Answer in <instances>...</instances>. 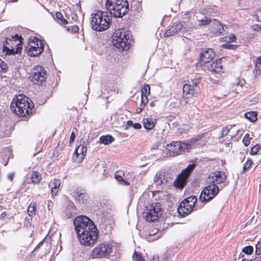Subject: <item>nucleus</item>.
<instances>
[{
    "instance_id": "obj_49",
    "label": "nucleus",
    "mask_w": 261,
    "mask_h": 261,
    "mask_svg": "<svg viewBox=\"0 0 261 261\" xmlns=\"http://www.w3.org/2000/svg\"><path fill=\"white\" fill-rule=\"evenodd\" d=\"M245 83V81L244 79H238V81H237L235 84L237 86H240L241 87L243 86Z\"/></svg>"
},
{
    "instance_id": "obj_15",
    "label": "nucleus",
    "mask_w": 261,
    "mask_h": 261,
    "mask_svg": "<svg viewBox=\"0 0 261 261\" xmlns=\"http://www.w3.org/2000/svg\"><path fill=\"white\" fill-rule=\"evenodd\" d=\"M215 56V54L211 48L205 49L200 55V59L203 64H208Z\"/></svg>"
},
{
    "instance_id": "obj_53",
    "label": "nucleus",
    "mask_w": 261,
    "mask_h": 261,
    "mask_svg": "<svg viewBox=\"0 0 261 261\" xmlns=\"http://www.w3.org/2000/svg\"><path fill=\"white\" fill-rule=\"evenodd\" d=\"M75 136L74 133L72 132L70 135L69 143H71L72 142H73L75 139Z\"/></svg>"
},
{
    "instance_id": "obj_35",
    "label": "nucleus",
    "mask_w": 261,
    "mask_h": 261,
    "mask_svg": "<svg viewBox=\"0 0 261 261\" xmlns=\"http://www.w3.org/2000/svg\"><path fill=\"white\" fill-rule=\"evenodd\" d=\"M252 161L251 159H248L247 161L244 164L243 167V172L245 173L252 164Z\"/></svg>"
},
{
    "instance_id": "obj_48",
    "label": "nucleus",
    "mask_w": 261,
    "mask_h": 261,
    "mask_svg": "<svg viewBox=\"0 0 261 261\" xmlns=\"http://www.w3.org/2000/svg\"><path fill=\"white\" fill-rule=\"evenodd\" d=\"M200 83V79H195L192 81V83L191 84V85H194V87L196 89H198L197 86Z\"/></svg>"
},
{
    "instance_id": "obj_13",
    "label": "nucleus",
    "mask_w": 261,
    "mask_h": 261,
    "mask_svg": "<svg viewBox=\"0 0 261 261\" xmlns=\"http://www.w3.org/2000/svg\"><path fill=\"white\" fill-rule=\"evenodd\" d=\"M87 147L84 145H80L75 149L72 156V160L74 162L80 163L83 160L87 152Z\"/></svg>"
},
{
    "instance_id": "obj_55",
    "label": "nucleus",
    "mask_w": 261,
    "mask_h": 261,
    "mask_svg": "<svg viewBox=\"0 0 261 261\" xmlns=\"http://www.w3.org/2000/svg\"><path fill=\"white\" fill-rule=\"evenodd\" d=\"M72 32H73L74 33H76L79 31V28L76 25H74L72 27Z\"/></svg>"
},
{
    "instance_id": "obj_52",
    "label": "nucleus",
    "mask_w": 261,
    "mask_h": 261,
    "mask_svg": "<svg viewBox=\"0 0 261 261\" xmlns=\"http://www.w3.org/2000/svg\"><path fill=\"white\" fill-rule=\"evenodd\" d=\"M14 176H15V173L12 172V173H9V174H8L7 178L11 181H12L13 180V178L14 177Z\"/></svg>"
},
{
    "instance_id": "obj_33",
    "label": "nucleus",
    "mask_w": 261,
    "mask_h": 261,
    "mask_svg": "<svg viewBox=\"0 0 261 261\" xmlns=\"http://www.w3.org/2000/svg\"><path fill=\"white\" fill-rule=\"evenodd\" d=\"M255 69L256 74H257V72H258V75H259L261 73V57L257 59L255 66Z\"/></svg>"
},
{
    "instance_id": "obj_29",
    "label": "nucleus",
    "mask_w": 261,
    "mask_h": 261,
    "mask_svg": "<svg viewBox=\"0 0 261 261\" xmlns=\"http://www.w3.org/2000/svg\"><path fill=\"white\" fill-rule=\"evenodd\" d=\"M36 204L35 203H31L28 207V213L29 216H32L35 214Z\"/></svg>"
},
{
    "instance_id": "obj_21",
    "label": "nucleus",
    "mask_w": 261,
    "mask_h": 261,
    "mask_svg": "<svg viewBox=\"0 0 261 261\" xmlns=\"http://www.w3.org/2000/svg\"><path fill=\"white\" fill-rule=\"evenodd\" d=\"M165 181H167L165 179V173L158 172L154 178V183L158 185H161L164 184Z\"/></svg>"
},
{
    "instance_id": "obj_1",
    "label": "nucleus",
    "mask_w": 261,
    "mask_h": 261,
    "mask_svg": "<svg viewBox=\"0 0 261 261\" xmlns=\"http://www.w3.org/2000/svg\"><path fill=\"white\" fill-rule=\"evenodd\" d=\"M75 230L81 244L92 247L98 239V230L93 222L87 217H77L73 221Z\"/></svg>"
},
{
    "instance_id": "obj_63",
    "label": "nucleus",
    "mask_w": 261,
    "mask_h": 261,
    "mask_svg": "<svg viewBox=\"0 0 261 261\" xmlns=\"http://www.w3.org/2000/svg\"><path fill=\"white\" fill-rule=\"evenodd\" d=\"M261 10V8L260 9L258 10V11H260Z\"/></svg>"
},
{
    "instance_id": "obj_41",
    "label": "nucleus",
    "mask_w": 261,
    "mask_h": 261,
    "mask_svg": "<svg viewBox=\"0 0 261 261\" xmlns=\"http://www.w3.org/2000/svg\"><path fill=\"white\" fill-rule=\"evenodd\" d=\"M150 94V86L149 85H145L141 90V95H147Z\"/></svg>"
},
{
    "instance_id": "obj_44",
    "label": "nucleus",
    "mask_w": 261,
    "mask_h": 261,
    "mask_svg": "<svg viewBox=\"0 0 261 261\" xmlns=\"http://www.w3.org/2000/svg\"><path fill=\"white\" fill-rule=\"evenodd\" d=\"M255 248V253L257 255H260L261 254V238L256 244Z\"/></svg>"
},
{
    "instance_id": "obj_5",
    "label": "nucleus",
    "mask_w": 261,
    "mask_h": 261,
    "mask_svg": "<svg viewBox=\"0 0 261 261\" xmlns=\"http://www.w3.org/2000/svg\"><path fill=\"white\" fill-rule=\"evenodd\" d=\"M106 8L111 15L120 18L128 11V3L126 0H107Z\"/></svg>"
},
{
    "instance_id": "obj_19",
    "label": "nucleus",
    "mask_w": 261,
    "mask_h": 261,
    "mask_svg": "<svg viewBox=\"0 0 261 261\" xmlns=\"http://www.w3.org/2000/svg\"><path fill=\"white\" fill-rule=\"evenodd\" d=\"M182 25L181 22H177L172 24V25L167 30L164 36L165 37H169L175 34H176L181 29Z\"/></svg>"
},
{
    "instance_id": "obj_6",
    "label": "nucleus",
    "mask_w": 261,
    "mask_h": 261,
    "mask_svg": "<svg viewBox=\"0 0 261 261\" xmlns=\"http://www.w3.org/2000/svg\"><path fill=\"white\" fill-rule=\"evenodd\" d=\"M130 33L123 29L116 30L112 35V43L117 48L124 50L129 47Z\"/></svg>"
},
{
    "instance_id": "obj_10",
    "label": "nucleus",
    "mask_w": 261,
    "mask_h": 261,
    "mask_svg": "<svg viewBox=\"0 0 261 261\" xmlns=\"http://www.w3.org/2000/svg\"><path fill=\"white\" fill-rule=\"evenodd\" d=\"M195 167V165L192 164H190L186 169H184L174 181L175 187L179 189L183 188L186 184V180L188 177Z\"/></svg>"
},
{
    "instance_id": "obj_60",
    "label": "nucleus",
    "mask_w": 261,
    "mask_h": 261,
    "mask_svg": "<svg viewBox=\"0 0 261 261\" xmlns=\"http://www.w3.org/2000/svg\"><path fill=\"white\" fill-rule=\"evenodd\" d=\"M150 105H151V106H153V102H151V103H150Z\"/></svg>"
},
{
    "instance_id": "obj_28",
    "label": "nucleus",
    "mask_w": 261,
    "mask_h": 261,
    "mask_svg": "<svg viewBox=\"0 0 261 261\" xmlns=\"http://www.w3.org/2000/svg\"><path fill=\"white\" fill-rule=\"evenodd\" d=\"M183 201H186L187 202V204H188L193 207H194L197 201V198L195 196H191L184 199Z\"/></svg>"
},
{
    "instance_id": "obj_12",
    "label": "nucleus",
    "mask_w": 261,
    "mask_h": 261,
    "mask_svg": "<svg viewBox=\"0 0 261 261\" xmlns=\"http://www.w3.org/2000/svg\"><path fill=\"white\" fill-rule=\"evenodd\" d=\"M44 49L43 42L35 38L34 40L30 42V46L28 50V54L31 57H36L39 55Z\"/></svg>"
},
{
    "instance_id": "obj_38",
    "label": "nucleus",
    "mask_w": 261,
    "mask_h": 261,
    "mask_svg": "<svg viewBox=\"0 0 261 261\" xmlns=\"http://www.w3.org/2000/svg\"><path fill=\"white\" fill-rule=\"evenodd\" d=\"M260 149L259 144H257L253 146L250 150V154L251 155H256Z\"/></svg>"
},
{
    "instance_id": "obj_22",
    "label": "nucleus",
    "mask_w": 261,
    "mask_h": 261,
    "mask_svg": "<svg viewBox=\"0 0 261 261\" xmlns=\"http://www.w3.org/2000/svg\"><path fill=\"white\" fill-rule=\"evenodd\" d=\"M182 89L184 93L192 94V95L197 94L198 92V89H196L194 85H191V84H185L183 86Z\"/></svg>"
},
{
    "instance_id": "obj_54",
    "label": "nucleus",
    "mask_w": 261,
    "mask_h": 261,
    "mask_svg": "<svg viewBox=\"0 0 261 261\" xmlns=\"http://www.w3.org/2000/svg\"><path fill=\"white\" fill-rule=\"evenodd\" d=\"M81 201H79L80 203H84L86 201H87V196L83 194V197H81Z\"/></svg>"
},
{
    "instance_id": "obj_8",
    "label": "nucleus",
    "mask_w": 261,
    "mask_h": 261,
    "mask_svg": "<svg viewBox=\"0 0 261 261\" xmlns=\"http://www.w3.org/2000/svg\"><path fill=\"white\" fill-rule=\"evenodd\" d=\"M190 147V144L179 141H175L166 145V150L169 152L166 154L169 156H175L188 150Z\"/></svg>"
},
{
    "instance_id": "obj_7",
    "label": "nucleus",
    "mask_w": 261,
    "mask_h": 261,
    "mask_svg": "<svg viewBox=\"0 0 261 261\" xmlns=\"http://www.w3.org/2000/svg\"><path fill=\"white\" fill-rule=\"evenodd\" d=\"M161 204L158 202L150 204L146 207L144 213V217L148 222H153L158 220L161 215Z\"/></svg>"
},
{
    "instance_id": "obj_17",
    "label": "nucleus",
    "mask_w": 261,
    "mask_h": 261,
    "mask_svg": "<svg viewBox=\"0 0 261 261\" xmlns=\"http://www.w3.org/2000/svg\"><path fill=\"white\" fill-rule=\"evenodd\" d=\"M210 29L212 33L217 35H221L224 30V26L216 19H213L212 21Z\"/></svg>"
},
{
    "instance_id": "obj_45",
    "label": "nucleus",
    "mask_w": 261,
    "mask_h": 261,
    "mask_svg": "<svg viewBox=\"0 0 261 261\" xmlns=\"http://www.w3.org/2000/svg\"><path fill=\"white\" fill-rule=\"evenodd\" d=\"M148 98L147 95H141V104L142 106H146L148 102Z\"/></svg>"
},
{
    "instance_id": "obj_61",
    "label": "nucleus",
    "mask_w": 261,
    "mask_h": 261,
    "mask_svg": "<svg viewBox=\"0 0 261 261\" xmlns=\"http://www.w3.org/2000/svg\"><path fill=\"white\" fill-rule=\"evenodd\" d=\"M149 234L151 235H151H153V234H154V233H150Z\"/></svg>"
},
{
    "instance_id": "obj_25",
    "label": "nucleus",
    "mask_w": 261,
    "mask_h": 261,
    "mask_svg": "<svg viewBox=\"0 0 261 261\" xmlns=\"http://www.w3.org/2000/svg\"><path fill=\"white\" fill-rule=\"evenodd\" d=\"M42 179L41 174L37 171H33L31 174V179L32 182L38 184Z\"/></svg>"
},
{
    "instance_id": "obj_37",
    "label": "nucleus",
    "mask_w": 261,
    "mask_h": 261,
    "mask_svg": "<svg viewBox=\"0 0 261 261\" xmlns=\"http://www.w3.org/2000/svg\"><path fill=\"white\" fill-rule=\"evenodd\" d=\"M251 138L249 134H246L243 139V142L245 146H248L250 142Z\"/></svg>"
},
{
    "instance_id": "obj_43",
    "label": "nucleus",
    "mask_w": 261,
    "mask_h": 261,
    "mask_svg": "<svg viewBox=\"0 0 261 261\" xmlns=\"http://www.w3.org/2000/svg\"><path fill=\"white\" fill-rule=\"evenodd\" d=\"M203 137L202 135H198V136H196L194 138H193L192 139H191L189 141V142L188 143V144H190V146H191V144L192 143H195V142H197V141H199L201 139L202 137Z\"/></svg>"
},
{
    "instance_id": "obj_4",
    "label": "nucleus",
    "mask_w": 261,
    "mask_h": 261,
    "mask_svg": "<svg viewBox=\"0 0 261 261\" xmlns=\"http://www.w3.org/2000/svg\"><path fill=\"white\" fill-rule=\"evenodd\" d=\"M111 16L107 12L95 11L91 15L92 29L95 31L102 32L107 30L110 26Z\"/></svg>"
},
{
    "instance_id": "obj_51",
    "label": "nucleus",
    "mask_w": 261,
    "mask_h": 261,
    "mask_svg": "<svg viewBox=\"0 0 261 261\" xmlns=\"http://www.w3.org/2000/svg\"><path fill=\"white\" fill-rule=\"evenodd\" d=\"M144 108H145V106H142L141 104H140V107L136 109V113L137 114L140 113L143 111V110L144 109Z\"/></svg>"
},
{
    "instance_id": "obj_34",
    "label": "nucleus",
    "mask_w": 261,
    "mask_h": 261,
    "mask_svg": "<svg viewBox=\"0 0 261 261\" xmlns=\"http://www.w3.org/2000/svg\"><path fill=\"white\" fill-rule=\"evenodd\" d=\"M8 69L7 64L0 59V73L6 72Z\"/></svg>"
},
{
    "instance_id": "obj_56",
    "label": "nucleus",
    "mask_w": 261,
    "mask_h": 261,
    "mask_svg": "<svg viewBox=\"0 0 261 261\" xmlns=\"http://www.w3.org/2000/svg\"><path fill=\"white\" fill-rule=\"evenodd\" d=\"M149 261H159V257L158 255H154L153 256L152 259Z\"/></svg>"
},
{
    "instance_id": "obj_47",
    "label": "nucleus",
    "mask_w": 261,
    "mask_h": 261,
    "mask_svg": "<svg viewBox=\"0 0 261 261\" xmlns=\"http://www.w3.org/2000/svg\"><path fill=\"white\" fill-rule=\"evenodd\" d=\"M251 29L253 31H257L260 30L261 31V25L258 24H255L251 27Z\"/></svg>"
},
{
    "instance_id": "obj_40",
    "label": "nucleus",
    "mask_w": 261,
    "mask_h": 261,
    "mask_svg": "<svg viewBox=\"0 0 261 261\" xmlns=\"http://www.w3.org/2000/svg\"><path fill=\"white\" fill-rule=\"evenodd\" d=\"M134 261H145L141 254L135 252L133 256Z\"/></svg>"
},
{
    "instance_id": "obj_59",
    "label": "nucleus",
    "mask_w": 261,
    "mask_h": 261,
    "mask_svg": "<svg viewBox=\"0 0 261 261\" xmlns=\"http://www.w3.org/2000/svg\"><path fill=\"white\" fill-rule=\"evenodd\" d=\"M8 1H9V2H15L17 0H8Z\"/></svg>"
},
{
    "instance_id": "obj_50",
    "label": "nucleus",
    "mask_w": 261,
    "mask_h": 261,
    "mask_svg": "<svg viewBox=\"0 0 261 261\" xmlns=\"http://www.w3.org/2000/svg\"><path fill=\"white\" fill-rule=\"evenodd\" d=\"M222 47L226 49H233L234 47H236V46L234 45L225 44L222 45Z\"/></svg>"
},
{
    "instance_id": "obj_36",
    "label": "nucleus",
    "mask_w": 261,
    "mask_h": 261,
    "mask_svg": "<svg viewBox=\"0 0 261 261\" xmlns=\"http://www.w3.org/2000/svg\"><path fill=\"white\" fill-rule=\"evenodd\" d=\"M253 248L251 246H247L242 249V252L247 255H250L252 253Z\"/></svg>"
},
{
    "instance_id": "obj_20",
    "label": "nucleus",
    "mask_w": 261,
    "mask_h": 261,
    "mask_svg": "<svg viewBox=\"0 0 261 261\" xmlns=\"http://www.w3.org/2000/svg\"><path fill=\"white\" fill-rule=\"evenodd\" d=\"M61 180L58 179H54L49 185V187H51V193L52 196H56L58 192L59 189L61 186Z\"/></svg>"
},
{
    "instance_id": "obj_11",
    "label": "nucleus",
    "mask_w": 261,
    "mask_h": 261,
    "mask_svg": "<svg viewBox=\"0 0 261 261\" xmlns=\"http://www.w3.org/2000/svg\"><path fill=\"white\" fill-rule=\"evenodd\" d=\"M111 249V247L108 244H101L93 249L91 252V256L94 258L105 257L110 254Z\"/></svg>"
},
{
    "instance_id": "obj_23",
    "label": "nucleus",
    "mask_w": 261,
    "mask_h": 261,
    "mask_svg": "<svg viewBox=\"0 0 261 261\" xmlns=\"http://www.w3.org/2000/svg\"><path fill=\"white\" fill-rule=\"evenodd\" d=\"M124 173L123 171H118L115 174V178L121 185L128 186L129 182L123 179V175Z\"/></svg>"
},
{
    "instance_id": "obj_14",
    "label": "nucleus",
    "mask_w": 261,
    "mask_h": 261,
    "mask_svg": "<svg viewBox=\"0 0 261 261\" xmlns=\"http://www.w3.org/2000/svg\"><path fill=\"white\" fill-rule=\"evenodd\" d=\"M5 41H3V48L2 51L3 54L5 55H14L16 54H17L19 52V48H17L16 50L15 51L14 49L12 48H10L9 45L12 44L15 40H13L11 39L5 38Z\"/></svg>"
},
{
    "instance_id": "obj_32",
    "label": "nucleus",
    "mask_w": 261,
    "mask_h": 261,
    "mask_svg": "<svg viewBox=\"0 0 261 261\" xmlns=\"http://www.w3.org/2000/svg\"><path fill=\"white\" fill-rule=\"evenodd\" d=\"M56 17L61 21V23L63 25H66L68 23V21L64 18L62 14L58 12L56 14Z\"/></svg>"
},
{
    "instance_id": "obj_16",
    "label": "nucleus",
    "mask_w": 261,
    "mask_h": 261,
    "mask_svg": "<svg viewBox=\"0 0 261 261\" xmlns=\"http://www.w3.org/2000/svg\"><path fill=\"white\" fill-rule=\"evenodd\" d=\"M186 201H182L179 204L177 211L178 214L182 217L189 215L193 211V208L190 205L187 204Z\"/></svg>"
},
{
    "instance_id": "obj_27",
    "label": "nucleus",
    "mask_w": 261,
    "mask_h": 261,
    "mask_svg": "<svg viewBox=\"0 0 261 261\" xmlns=\"http://www.w3.org/2000/svg\"><path fill=\"white\" fill-rule=\"evenodd\" d=\"M245 116L246 119L252 122L256 121L257 120V114L253 111L245 113Z\"/></svg>"
},
{
    "instance_id": "obj_3",
    "label": "nucleus",
    "mask_w": 261,
    "mask_h": 261,
    "mask_svg": "<svg viewBox=\"0 0 261 261\" xmlns=\"http://www.w3.org/2000/svg\"><path fill=\"white\" fill-rule=\"evenodd\" d=\"M10 107L14 113L21 117L31 115L34 108L31 100L22 94L16 96L13 98Z\"/></svg>"
},
{
    "instance_id": "obj_26",
    "label": "nucleus",
    "mask_w": 261,
    "mask_h": 261,
    "mask_svg": "<svg viewBox=\"0 0 261 261\" xmlns=\"http://www.w3.org/2000/svg\"><path fill=\"white\" fill-rule=\"evenodd\" d=\"M143 125L145 129L150 130L154 127V123L151 119H143Z\"/></svg>"
},
{
    "instance_id": "obj_62",
    "label": "nucleus",
    "mask_w": 261,
    "mask_h": 261,
    "mask_svg": "<svg viewBox=\"0 0 261 261\" xmlns=\"http://www.w3.org/2000/svg\"><path fill=\"white\" fill-rule=\"evenodd\" d=\"M241 261H246L244 259H243Z\"/></svg>"
},
{
    "instance_id": "obj_42",
    "label": "nucleus",
    "mask_w": 261,
    "mask_h": 261,
    "mask_svg": "<svg viewBox=\"0 0 261 261\" xmlns=\"http://www.w3.org/2000/svg\"><path fill=\"white\" fill-rule=\"evenodd\" d=\"M225 38H226L225 41H227L228 42H235V41L237 39L236 36L234 34H231L228 36H227Z\"/></svg>"
},
{
    "instance_id": "obj_9",
    "label": "nucleus",
    "mask_w": 261,
    "mask_h": 261,
    "mask_svg": "<svg viewBox=\"0 0 261 261\" xmlns=\"http://www.w3.org/2000/svg\"><path fill=\"white\" fill-rule=\"evenodd\" d=\"M29 78L34 84H41L46 79V70L42 66H35L33 69Z\"/></svg>"
},
{
    "instance_id": "obj_31",
    "label": "nucleus",
    "mask_w": 261,
    "mask_h": 261,
    "mask_svg": "<svg viewBox=\"0 0 261 261\" xmlns=\"http://www.w3.org/2000/svg\"><path fill=\"white\" fill-rule=\"evenodd\" d=\"M198 25L202 26V25H206L207 24H209L212 21L210 18H208L205 17L201 20H198Z\"/></svg>"
},
{
    "instance_id": "obj_57",
    "label": "nucleus",
    "mask_w": 261,
    "mask_h": 261,
    "mask_svg": "<svg viewBox=\"0 0 261 261\" xmlns=\"http://www.w3.org/2000/svg\"><path fill=\"white\" fill-rule=\"evenodd\" d=\"M19 38V36L17 34H16L15 35L14 37H12V39H15L18 40Z\"/></svg>"
},
{
    "instance_id": "obj_2",
    "label": "nucleus",
    "mask_w": 261,
    "mask_h": 261,
    "mask_svg": "<svg viewBox=\"0 0 261 261\" xmlns=\"http://www.w3.org/2000/svg\"><path fill=\"white\" fill-rule=\"evenodd\" d=\"M226 179V176L223 171H216L210 174L207 180L208 185L201 191L199 200L207 202L213 199L219 192L217 185L223 182Z\"/></svg>"
},
{
    "instance_id": "obj_24",
    "label": "nucleus",
    "mask_w": 261,
    "mask_h": 261,
    "mask_svg": "<svg viewBox=\"0 0 261 261\" xmlns=\"http://www.w3.org/2000/svg\"><path fill=\"white\" fill-rule=\"evenodd\" d=\"M114 140L111 135L102 136L100 137L99 142L105 145H108L111 144Z\"/></svg>"
},
{
    "instance_id": "obj_18",
    "label": "nucleus",
    "mask_w": 261,
    "mask_h": 261,
    "mask_svg": "<svg viewBox=\"0 0 261 261\" xmlns=\"http://www.w3.org/2000/svg\"><path fill=\"white\" fill-rule=\"evenodd\" d=\"M220 60H216L210 64H208L207 69L213 73H220L222 71V65Z\"/></svg>"
},
{
    "instance_id": "obj_58",
    "label": "nucleus",
    "mask_w": 261,
    "mask_h": 261,
    "mask_svg": "<svg viewBox=\"0 0 261 261\" xmlns=\"http://www.w3.org/2000/svg\"><path fill=\"white\" fill-rule=\"evenodd\" d=\"M43 243V241H41V242H40L38 245H37L38 247H39L40 245H41Z\"/></svg>"
},
{
    "instance_id": "obj_30",
    "label": "nucleus",
    "mask_w": 261,
    "mask_h": 261,
    "mask_svg": "<svg viewBox=\"0 0 261 261\" xmlns=\"http://www.w3.org/2000/svg\"><path fill=\"white\" fill-rule=\"evenodd\" d=\"M127 126H126L125 129H128V126H132L133 128L136 129H139L141 128V125L139 123H133V121L128 120L127 121Z\"/></svg>"
},
{
    "instance_id": "obj_39",
    "label": "nucleus",
    "mask_w": 261,
    "mask_h": 261,
    "mask_svg": "<svg viewBox=\"0 0 261 261\" xmlns=\"http://www.w3.org/2000/svg\"><path fill=\"white\" fill-rule=\"evenodd\" d=\"M73 196L74 197L76 200L81 201V197H83V193L78 190H76L74 191Z\"/></svg>"
},
{
    "instance_id": "obj_46",
    "label": "nucleus",
    "mask_w": 261,
    "mask_h": 261,
    "mask_svg": "<svg viewBox=\"0 0 261 261\" xmlns=\"http://www.w3.org/2000/svg\"><path fill=\"white\" fill-rule=\"evenodd\" d=\"M230 129L229 128L228 126H226L224 127L221 131L222 133V137H223L224 136H226L228 135Z\"/></svg>"
}]
</instances>
